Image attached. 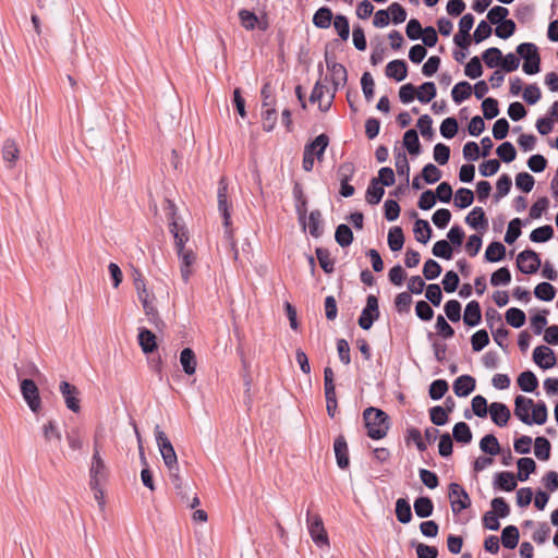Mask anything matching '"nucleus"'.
Segmentation results:
<instances>
[{
	"label": "nucleus",
	"instance_id": "f257e3e1",
	"mask_svg": "<svg viewBox=\"0 0 558 558\" xmlns=\"http://www.w3.org/2000/svg\"><path fill=\"white\" fill-rule=\"evenodd\" d=\"M155 438L162 457L163 463L169 471L171 482L177 490V494L181 497L182 501L191 509L196 508L199 505V498L196 494L190 495L191 488L183 484L179 475L178 457L175 450L159 425L155 426Z\"/></svg>",
	"mask_w": 558,
	"mask_h": 558
},
{
	"label": "nucleus",
	"instance_id": "f03ea898",
	"mask_svg": "<svg viewBox=\"0 0 558 558\" xmlns=\"http://www.w3.org/2000/svg\"><path fill=\"white\" fill-rule=\"evenodd\" d=\"M363 418L367 428V436L372 439H381L387 436L390 428V418L380 409L369 407L364 410Z\"/></svg>",
	"mask_w": 558,
	"mask_h": 558
},
{
	"label": "nucleus",
	"instance_id": "7ed1b4c3",
	"mask_svg": "<svg viewBox=\"0 0 558 558\" xmlns=\"http://www.w3.org/2000/svg\"><path fill=\"white\" fill-rule=\"evenodd\" d=\"M217 197H218V209L223 218V226L226 228V231H225L226 238L228 239V241H230V245H231L232 250L234 251V254H233L234 258L236 259L238 258V250L235 248V244L232 241L233 234H232V230L230 229L231 216H230L229 204H228V187L225 182V179H221L219 182Z\"/></svg>",
	"mask_w": 558,
	"mask_h": 558
},
{
	"label": "nucleus",
	"instance_id": "20e7f679",
	"mask_svg": "<svg viewBox=\"0 0 558 558\" xmlns=\"http://www.w3.org/2000/svg\"><path fill=\"white\" fill-rule=\"evenodd\" d=\"M329 144V137L326 134H319L313 142L305 145L303 154V169L307 172L313 170L314 167V148H317L316 157L320 160L324 156L325 149Z\"/></svg>",
	"mask_w": 558,
	"mask_h": 558
},
{
	"label": "nucleus",
	"instance_id": "39448f33",
	"mask_svg": "<svg viewBox=\"0 0 558 558\" xmlns=\"http://www.w3.org/2000/svg\"><path fill=\"white\" fill-rule=\"evenodd\" d=\"M307 529L313 542L318 547H328L329 538L324 526L323 519L319 514L311 515L307 511Z\"/></svg>",
	"mask_w": 558,
	"mask_h": 558
},
{
	"label": "nucleus",
	"instance_id": "423d86ee",
	"mask_svg": "<svg viewBox=\"0 0 558 558\" xmlns=\"http://www.w3.org/2000/svg\"><path fill=\"white\" fill-rule=\"evenodd\" d=\"M379 315L378 299L375 295L369 294L366 299V306L363 308L361 316L359 317V326L364 330L371 329L374 322L379 318Z\"/></svg>",
	"mask_w": 558,
	"mask_h": 558
},
{
	"label": "nucleus",
	"instance_id": "0eeeda50",
	"mask_svg": "<svg viewBox=\"0 0 558 558\" xmlns=\"http://www.w3.org/2000/svg\"><path fill=\"white\" fill-rule=\"evenodd\" d=\"M449 499L453 513H460L471 506V498L465 489L458 483L449 485Z\"/></svg>",
	"mask_w": 558,
	"mask_h": 558
},
{
	"label": "nucleus",
	"instance_id": "6e6552de",
	"mask_svg": "<svg viewBox=\"0 0 558 558\" xmlns=\"http://www.w3.org/2000/svg\"><path fill=\"white\" fill-rule=\"evenodd\" d=\"M542 265L539 255L533 250H524L517 256V266L525 275L535 274Z\"/></svg>",
	"mask_w": 558,
	"mask_h": 558
},
{
	"label": "nucleus",
	"instance_id": "1a4fd4ad",
	"mask_svg": "<svg viewBox=\"0 0 558 558\" xmlns=\"http://www.w3.org/2000/svg\"><path fill=\"white\" fill-rule=\"evenodd\" d=\"M89 475L90 487L101 486V483L107 478V468L104 459L100 457L97 442L95 444V451L92 458Z\"/></svg>",
	"mask_w": 558,
	"mask_h": 558
},
{
	"label": "nucleus",
	"instance_id": "9d476101",
	"mask_svg": "<svg viewBox=\"0 0 558 558\" xmlns=\"http://www.w3.org/2000/svg\"><path fill=\"white\" fill-rule=\"evenodd\" d=\"M21 393L29 409L37 413L41 407V399L35 381L33 379H23L21 381Z\"/></svg>",
	"mask_w": 558,
	"mask_h": 558
},
{
	"label": "nucleus",
	"instance_id": "9b49d317",
	"mask_svg": "<svg viewBox=\"0 0 558 558\" xmlns=\"http://www.w3.org/2000/svg\"><path fill=\"white\" fill-rule=\"evenodd\" d=\"M325 61L327 70L331 74L335 90H337L339 87H343L348 80L345 68L342 64L336 62L335 56H329L327 52L325 54Z\"/></svg>",
	"mask_w": 558,
	"mask_h": 558
},
{
	"label": "nucleus",
	"instance_id": "f8f14e48",
	"mask_svg": "<svg viewBox=\"0 0 558 558\" xmlns=\"http://www.w3.org/2000/svg\"><path fill=\"white\" fill-rule=\"evenodd\" d=\"M59 389L64 399L66 408L72 412L77 413L81 410L78 389L68 381H61Z\"/></svg>",
	"mask_w": 558,
	"mask_h": 558
},
{
	"label": "nucleus",
	"instance_id": "ddd939ff",
	"mask_svg": "<svg viewBox=\"0 0 558 558\" xmlns=\"http://www.w3.org/2000/svg\"><path fill=\"white\" fill-rule=\"evenodd\" d=\"M533 360L541 368L544 369L551 368L557 363L554 351L546 345H538L534 349Z\"/></svg>",
	"mask_w": 558,
	"mask_h": 558
},
{
	"label": "nucleus",
	"instance_id": "4468645a",
	"mask_svg": "<svg viewBox=\"0 0 558 558\" xmlns=\"http://www.w3.org/2000/svg\"><path fill=\"white\" fill-rule=\"evenodd\" d=\"M180 258V271L182 280L187 283L192 275V265L195 263L196 256L191 248L177 252Z\"/></svg>",
	"mask_w": 558,
	"mask_h": 558
},
{
	"label": "nucleus",
	"instance_id": "2eb2a0df",
	"mask_svg": "<svg viewBox=\"0 0 558 558\" xmlns=\"http://www.w3.org/2000/svg\"><path fill=\"white\" fill-rule=\"evenodd\" d=\"M333 450L337 460V465L342 470L347 469L350 464V460L348 444L344 436L340 435L335 439Z\"/></svg>",
	"mask_w": 558,
	"mask_h": 558
},
{
	"label": "nucleus",
	"instance_id": "dca6fc26",
	"mask_svg": "<svg viewBox=\"0 0 558 558\" xmlns=\"http://www.w3.org/2000/svg\"><path fill=\"white\" fill-rule=\"evenodd\" d=\"M533 408V400L524 396H517L514 399V415L524 424L530 425V410Z\"/></svg>",
	"mask_w": 558,
	"mask_h": 558
},
{
	"label": "nucleus",
	"instance_id": "f3484780",
	"mask_svg": "<svg viewBox=\"0 0 558 558\" xmlns=\"http://www.w3.org/2000/svg\"><path fill=\"white\" fill-rule=\"evenodd\" d=\"M489 414H490L492 421L500 427L507 425V423L511 416V413H510V410L508 409V407L501 402L490 403Z\"/></svg>",
	"mask_w": 558,
	"mask_h": 558
},
{
	"label": "nucleus",
	"instance_id": "a211bd4d",
	"mask_svg": "<svg viewBox=\"0 0 558 558\" xmlns=\"http://www.w3.org/2000/svg\"><path fill=\"white\" fill-rule=\"evenodd\" d=\"M475 379L470 375H461L453 383V391L458 397H466L475 389Z\"/></svg>",
	"mask_w": 558,
	"mask_h": 558
},
{
	"label": "nucleus",
	"instance_id": "6ab92c4d",
	"mask_svg": "<svg viewBox=\"0 0 558 558\" xmlns=\"http://www.w3.org/2000/svg\"><path fill=\"white\" fill-rule=\"evenodd\" d=\"M482 312L481 306L477 301H471L466 304L464 314H463V323L469 327H474L481 323Z\"/></svg>",
	"mask_w": 558,
	"mask_h": 558
},
{
	"label": "nucleus",
	"instance_id": "aec40b11",
	"mask_svg": "<svg viewBox=\"0 0 558 558\" xmlns=\"http://www.w3.org/2000/svg\"><path fill=\"white\" fill-rule=\"evenodd\" d=\"M170 232L174 238L177 252L185 250V243L189 241V234L184 226L180 225L174 218L170 223Z\"/></svg>",
	"mask_w": 558,
	"mask_h": 558
},
{
	"label": "nucleus",
	"instance_id": "412c9836",
	"mask_svg": "<svg viewBox=\"0 0 558 558\" xmlns=\"http://www.w3.org/2000/svg\"><path fill=\"white\" fill-rule=\"evenodd\" d=\"M20 156V149L14 140L8 138L2 146V158L8 168H13Z\"/></svg>",
	"mask_w": 558,
	"mask_h": 558
},
{
	"label": "nucleus",
	"instance_id": "4be33fe9",
	"mask_svg": "<svg viewBox=\"0 0 558 558\" xmlns=\"http://www.w3.org/2000/svg\"><path fill=\"white\" fill-rule=\"evenodd\" d=\"M386 75L395 78L397 82L405 80L408 75V66L403 60H392L386 66Z\"/></svg>",
	"mask_w": 558,
	"mask_h": 558
},
{
	"label": "nucleus",
	"instance_id": "5701e85b",
	"mask_svg": "<svg viewBox=\"0 0 558 558\" xmlns=\"http://www.w3.org/2000/svg\"><path fill=\"white\" fill-rule=\"evenodd\" d=\"M494 487L505 492H511L517 487L515 476L511 472H498L495 475Z\"/></svg>",
	"mask_w": 558,
	"mask_h": 558
},
{
	"label": "nucleus",
	"instance_id": "b1692460",
	"mask_svg": "<svg viewBox=\"0 0 558 558\" xmlns=\"http://www.w3.org/2000/svg\"><path fill=\"white\" fill-rule=\"evenodd\" d=\"M180 364L182 365L183 372L191 376L196 372V356L192 349L185 348L180 353Z\"/></svg>",
	"mask_w": 558,
	"mask_h": 558
},
{
	"label": "nucleus",
	"instance_id": "393cba45",
	"mask_svg": "<svg viewBox=\"0 0 558 558\" xmlns=\"http://www.w3.org/2000/svg\"><path fill=\"white\" fill-rule=\"evenodd\" d=\"M326 92H328L327 86H326V85H324V84H322L320 82H317V83L315 84V86H314V88H313L312 93H311V96H310V101H311V102H317V101L319 102V109H320L322 111H327V110L330 108V106H331V101H332L333 96H335V95H333V93H332V94L330 95L329 100H328L326 104H324V102L322 101V99H323V97H324V95H325V93H326Z\"/></svg>",
	"mask_w": 558,
	"mask_h": 558
},
{
	"label": "nucleus",
	"instance_id": "a878e982",
	"mask_svg": "<svg viewBox=\"0 0 558 558\" xmlns=\"http://www.w3.org/2000/svg\"><path fill=\"white\" fill-rule=\"evenodd\" d=\"M465 222L473 229H486L488 221L482 207H474L465 217Z\"/></svg>",
	"mask_w": 558,
	"mask_h": 558
},
{
	"label": "nucleus",
	"instance_id": "bb28decb",
	"mask_svg": "<svg viewBox=\"0 0 558 558\" xmlns=\"http://www.w3.org/2000/svg\"><path fill=\"white\" fill-rule=\"evenodd\" d=\"M138 343L144 353H151L157 348L156 336L148 329H140Z\"/></svg>",
	"mask_w": 558,
	"mask_h": 558
},
{
	"label": "nucleus",
	"instance_id": "cd10ccee",
	"mask_svg": "<svg viewBox=\"0 0 558 558\" xmlns=\"http://www.w3.org/2000/svg\"><path fill=\"white\" fill-rule=\"evenodd\" d=\"M385 194L384 186L372 179L366 190V202L371 205H377Z\"/></svg>",
	"mask_w": 558,
	"mask_h": 558
},
{
	"label": "nucleus",
	"instance_id": "c85d7f7f",
	"mask_svg": "<svg viewBox=\"0 0 558 558\" xmlns=\"http://www.w3.org/2000/svg\"><path fill=\"white\" fill-rule=\"evenodd\" d=\"M413 232L417 242L426 244L432 236V228L428 221L417 219L414 223Z\"/></svg>",
	"mask_w": 558,
	"mask_h": 558
},
{
	"label": "nucleus",
	"instance_id": "c756f323",
	"mask_svg": "<svg viewBox=\"0 0 558 558\" xmlns=\"http://www.w3.org/2000/svg\"><path fill=\"white\" fill-rule=\"evenodd\" d=\"M520 533L517 526L508 525L502 530L501 543L504 547L513 549L519 543Z\"/></svg>",
	"mask_w": 558,
	"mask_h": 558
},
{
	"label": "nucleus",
	"instance_id": "7c9ffc66",
	"mask_svg": "<svg viewBox=\"0 0 558 558\" xmlns=\"http://www.w3.org/2000/svg\"><path fill=\"white\" fill-rule=\"evenodd\" d=\"M403 145L410 155H418L421 153V144L417 132L414 129L408 130L403 135Z\"/></svg>",
	"mask_w": 558,
	"mask_h": 558
},
{
	"label": "nucleus",
	"instance_id": "2f4dec72",
	"mask_svg": "<svg viewBox=\"0 0 558 558\" xmlns=\"http://www.w3.org/2000/svg\"><path fill=\"white\" fill-rule=\"evenodd\" d=\"M518 474L517 478L524 482L529 478L530 474L535 472L536 463L532 458H520L517 462Z\"/></svg>",
	"mask_w": 558,
	"mask_h": 558
},
{
	"label": "nucleus",
	"instance_id": "473e14b6",
	"mask_svg": "<svg viewBox=\"0 0 558 558\" xmlns=\"http://www.w3.org/2000/svg\"><path fill=\"white\" fill-rule=\"evenodd\" d=\"M332 17H333V15H332L331 10L329 8L323 7V8H319L315 12V14L313 16V24L317 28L326 29V28L330 27Z\"/></svg>",
	"mask_w": 558,
	"mask_h": 558
},
{
	"label": "nucleus",
	"instance_id": "72a5a7b5",
	"mask_svg": "<svg viewBox=\"0 0 558 558\" xmlns=\"http://www.w3.org/2000/svg\"><path fill=\"white\" fill-rule=\"evenodd\" d=\"M413 507L418 518H428L434 511V504L429 497H417Z\"/></svg>",
	"mask_w": 558,
	"mask_h": 558
},
{
	"label": "nucleus",
	"instance_id": "f704fd0d",
	"mask_svg": "<svg viewBox=\"0 0 558 558\" xmlns=\"http://www.w3.org/2000/svg\"><path fill=\"white\" fill-rule=\"evenodd\" d=\"M518 385L524 392H533L538 386V380L533 372L525 371L519 375Z\"/></svg>",
	"mask_w": 558,
	"mask_h": 558
},
{
	"label": "nucleus",
	"instance_id": "c9c22d12",
	"mask_svg": "<svg viewBox=\"0 0 558 558\" xmlns=\"http://www.w3.org/2000/svg\"><path fill=\"white\" fill-rule=\"evenodd\" d=\"M322 214L318 209L312 210L307 221L305 220L304 229L307 227L310 234L314 238H319L323 233L320 229Z\"/></svg>",
	"mask_w": 558,
	"mask_h": 558
},
{
	"label": "nucleus",
	"instance_id": "e433bc0d",
	"mask_svg": "<svg viewBox=\"0 0 558 558\" xmlns=\"http://www.w3.org/2000/svg\"><path fill=\"white\" fill-rule=\"evenodd\" d=\"M506 255V247L500 242H492L485 251V259L490 263L501 260Z\"/></svg>",
	"mask_w": 558,
	"mask_h": 558
},
{
	"label": "nucleus",
	"instance_id": "4c0bfd02",
	"mask_svg": "<svg viewBox=\"0 0 558 558\" xmlns=\"http://www.w3.org/2000/svg\"><path fill=\"white\" fill-rule=\"evenodd\" d=\"M472 95V86L469 82H459L451 90L452 99L456 104H461Z\"/></svg>",
	"mask_w": 558,
	"mask_h": 558
},
{
	"label": "nucleus",
	"instance_id": "58836bf2",
	"mask_svg": "<svg viewBox=\"0 0 558 558\" xmlns=\"http://www.w3.org/2000/svg\"><path fill=\"white\" fill-rule=\"evenodd\" d=\"M396 515L400 523L407 524L412 520V511L409 501L404 498H399L396 501Z\"/></svg>",
	"mask_w": 558,
	"mask_h": 558
},
{
	"label": "nucleus",
	"instance_id": "ea45409f",
	"mask_svg": "<svg viewBox=\"0 0 558 558\" xmlns=\"http://www.w3.org/2000/svg\"><path fill=\"white\" fill-rule=\"evenodd\" d=\"M404 235L400 227H392L388 232V245L392 252H398L403 247Z\"/></svg>",
	"mask_w": 558,
	"mask_h": 558
},
{
	"label": "nucleus",
	"instance_id": "a19ab883",
	"mask_svg": "<svg viewBox=\"0 0 558 558\" xmlns=\"http://www.w3.org/2000/svg\"><path fill=\"white\" fill-rule=\"evenodd\" d=\"M335 240L341 247H347L353 242V232L349 226L339 225L335 232Z\"/></svg>",
	"mask_w": 558,
	"mask_h": 558
},
{
	"label": "nucleus",
	"instance_id": "79ce46f5",
	"mask_svg": "<svg viewBox=\"0 0 558 558\" xmlns=\"http://www.w3.org/2000/svg\"><path fill=\"white\" fill-rule=\"evenodd\" d=\"M480 448L483 452L490 456H496L500 452V445L498 439L493 435H485L480 441Z\"/></svg>",
	"mask_w": 558,
	"mask_h": 558
},
{
	"label": "nucleus",
	"instance_id": "37998d69",
	"mask_svg": "<svg viewBox=\"0 0 558 558\" xmlns=\"http://www.w3.org/2000/svg\"><path fill=\"white\" fill-rule=\"evenodd\" d=\"M550 442L545 437H536L534 441V453L537 459L546 461L550 457Z\"/></svg>",
	"mask_w": 558,
	"mask_h": 558
},
{
	"label": "nucleus",
	"instance_id": "c03bdc74",
	"mask_svg": "<svg viewBox=\"0 0 558 558\" xmlns=\"http://www.w3.org/2000/svg\"><path fill=\"white\" fill-rule=\"evenodd\" d=\"M506 322L513 328H520L525 324L526 316L524 312L517 307H510L506 312Z\"/></svg>",
	"mask_w": 558,
	"mask_h": 558
},
{
	"label": "nucleus",
	"instance_id": "a18cd8bd",
	"mask_svg": "<svg viewBox=\"0 0 558 558\" xmlns=\"http://www.w3.org/2000/svg\"><path fill=\"white\" fill-rule=\"evenodd\" d=\"M452 436L458 442L462 444H469L472 440L471 429L464 422H459L453 426Z\"/></svg>",
	"mask_w": 558,
	"mask_h": 558
},
{
	"label": "nucleus",
	"instance_id": "49530a36",
	"mask_svg": "<svg viewBox=\"0 0 558 558\" xmlns=\"http://www.w3.org/2000/svg\"><path fill=\"white\" fill-rule=\"evenodd\" d=\"M554 236V229L546 225L534 229L530 234V240L534 243H543L549 241Z\"/></svg>",
	"mask_w": 558,
	"mask_h": 558
},
{
	"label": "nucleus",
	"instance_id": "de8ad7c7",
	"mask_svg": "<svg viewBox=\"0 0 558 558\" xmlns=\"http://www.w3.org/2000/svg\"><path fill=\"white\" fill-rule=\"evenodd\" d=\"M474 193L466 187H460L454 195V205L459 208H466L472 205Z\"/></svg>",
	"mask_w": 558,
	"mask_h": 558
},
{
	"label": "nucleus",
	"instance_id": "09e8293b",
	"mask_svg": "<svg viewBox=\"0 0 558 558\" xmlns=\"http://www.w3.org/2000/svg\"><path fill=\"white\" fill-rule=\"evenodd\" d=\"M534 294L542 301L549 302L556 295V289L549 282H541L534 289Z\"/></svg>",
	"mask_w": 558,
	"mask_h": 558
},
{
	"label": "nucleus",
	"instance_id": "8fccbe9b",
	"mask_svg": "<svg viewBox=\"0 0 558 558\" xmlns=\"http://www.w3.org/2000/svg\"><path fill=\"white\" fill-rule=\"evenodd\" d=\"M436 94H437L436 85L433 82H425L420 86L416 98L421 102L427 104L433 98L436 97Z\"/></svg>",
	"mask_w": 558,
	"mask_h": 558
},
{
	"label": "nucleus",
	"instance_id": "3c124183",
	"mask_svg": "<svg viewBox=\"0 0 558 558\" xmlns=\"http://www.w3.org/2000/svg\"><path fill=\"white\" fill-rule=\"evenodd\" d=\"M482 59L490 69L499 66L501 61V51L496 47L488 48L483 52Z\"/></svg>",
	"mask_w": 558,
	"mask_h": 558
},
{
	"label": "nucleus",
	"instance_id": "603ef678",
	"mask_svg": "<svg viewBox=\"0 0 558 558\" xmlns=\"http://www.w3.org/2000/svg\"><path fill=\"white\" fill-rule=\"evenodd\" d=\"M277 122V111L274 107L263 108L262 111V124L263 130L270 132L274 130Z\"/></svg>",
	"mask_w": 558,
	"mask_h": 558
},
{
	"label": "nucleus",
	"instance_id": "864d4df0",
	"mask_svg": "<svg viewBox=\"0 0 558 558\" xmlns=\"http://www.w3.org/2000/svg\"><path fill=\"white\" fill-rule=\"evenodd\" d=\"M547 421V408L544 402L533 403L532 416H530V425L533 423L543 425Z\"/></svg>",
	"mask_w": 558,
	"mask_h": 558
},
{
	"label": "nucleus",
	"instance_id": "5fc2aeb1",
	"mask_svg": "<svg viewBox=\"0 0 558 558\" xmlns=\"http://www.w3.org/2000/svg\"><path fill=\"white\" fill-rule=\"evenodd\" d=\"M496 153L504 162H511L517 157V150L510 142H504L500 144L497 147Z\"/></svg>",
	"mask_w": 558,
	"mask_h": 558
},
{
	"label": "nucleus",
	"instance_id": "6e6d98bb",
	"mask_svg": "<svg viewBox=\"0 0 558 558\" xmlns=\"http://www.w3.org/2000/svg\"><path fill=\"white\" fill-rule=\"evenodd\" d=\"M333 27L342 40H347L350 36L349 20L341 14H338L333 19Z\"/></svg>",
	"mask_w": 558,
	"mask_h": 558
},
{
	"label": "nucleus",
	"instance_id": "4d7b16f0",
	"mask_svg": "<svg viewBox=\"0 0 558 558\" xmlns=\"http://www.w3.org/2000/svg\"><path fill=\"white\" fill-rule=\"evenodd\" d=\"M511 281V274L507 267H501L494 271L490 277V284L494 287L507 286Z\"/></svg>",
	"mask_w": 558,
	"mask_h": 558
},
{
	"label": "nucleus",
	"instance_id": "13d9d810",
	"mask_svg": "<svg viewBox=\"0 0 558 558\" xmlns=\"http://www.w3.org/2000/svg\"><path fill=\"white\" fill-rule=\"evenodd\" d=\"M483 116L487 120H492L499 114L498 101L495 98H485L482 102Z\"/></svg>",
	"mask_w": 558,
	"mask_h": 558
},
{
	"label": "nucleus",
	"instance_id": "bf43d9fd",
	"mask_svg": "<svg viewBox=\"0 0 558 558\" xmlns=\"http://www.w3.org/2000/svg\"><path fill=\"white\" fill-rule=\"evenodd\" d=\"M464 73L468 77L475 80L483 74V66L478 57H473L466 63Z\"/></svg>",
	"mask_w": 558,
	"mask_h": 558
},
{
	"label": "nucleus",
	"instance_id": "052dcab7",
	"mask_svg": "<svg viewBox=\"0 0 558 558\" xmlns=\"http://www.w3.org/2000/svg\"><path fill=\"white\" fill-rule=\"evenodd\" d=\"M446 316L452 323H457L461 319V304L457 300L448 301L444 306Z\"/></svg>",
	"mask_w": 558,
	"mask_h": 558
},
{
	"label": "nucleus",
	"instance_id": "680f3d73",
	"mask_svg": "<svg viewBox=\"0 0 558 558\" xmlns=\"http://www.w3.org/2000/svg\"><path fill=\"white\" fill-rule=\"evenodd\" d=\"M434 256L444 258V259H451L452 257V248L448 241L446 240H439L437 241L432 250Z\"/></svg>",
	"mask_w": 558,
	"mask_h": 558
},
{
	"label": "nucleus",
	"instance_id": "e2e57ef3",
	"mask_svg": "<svg viewBox=\"0 0 558 558\" xmlns=\"http://www.w3.org/2000/svg\"><path fill=\"white\" fill-rule=\"evenodd\" d=\"M316 256L323 270L326 274H331L333 271V260L330 258L329 252L326 248L318 247L316 248Z\"/></svg>",
	"mask_w": 558,
	"mask_h": 558
},
{
	"label": "nucleus",
	"instance_id": "0e129e2a",
	"mask_svg": "<svg viewBox=\"0 0 558 558\" xmlns=\"http://www.w3.org/2000/svg\"><path fill=\"white\" fill-rule=\"evenodd\" d=\"M448 391V383L445 379H436L429 386V397L433 400L441 399Z\"/></svg>",
	"mask_w": 558,
	"mask_h": 558
},
{
	"label": "nucleus",
	"instance_id": "69168bd1",
	"mask_svg": "<svg viewBox=\"0 0 558 558\" xmlns=\"http://www.w3.org/2000/svg\"><path fill=\"white\" fill-rule=\"evenodd\" d=\"M458 121L456 118H446L440 125V134L446 138H452L458 132Z\"/></svg>",
	"mask_w": 558,
	"mask_h": 558
},
{
	"label": "nucleus",
	"instance_id": "338daca9",
	"mask_svg": "<svg viewBox=\"0 0 558 558\" xmlns=\"http://www.w3.org/2000/svg\"><path fill=\"white\" fill-rule=\"evenodd\" d=\"M422 178L426 183L433 184L440 180L441 171L434 163H427L422 170Z\"/></svg>",
	"mask_w": 558,
	"mask_h": 558
},
{
	"label": "nucleus",
	"instance_id": "774afa93",
	"mask_svg": "<svg viewBox=\"0 0 558 558\" xmlns=\"http://www.w3.org/2000/svg\"><path fill=\"white\" fill-rule=\"evenodd\" d=\"M509 14V11L507 8L501 5H496L492 8L487 13V19L492 24L499 25L501 22L507 20V15Z\"/></svg>",
	"mask_w": 558,
	"mask_h": 558
}]
</instances>
